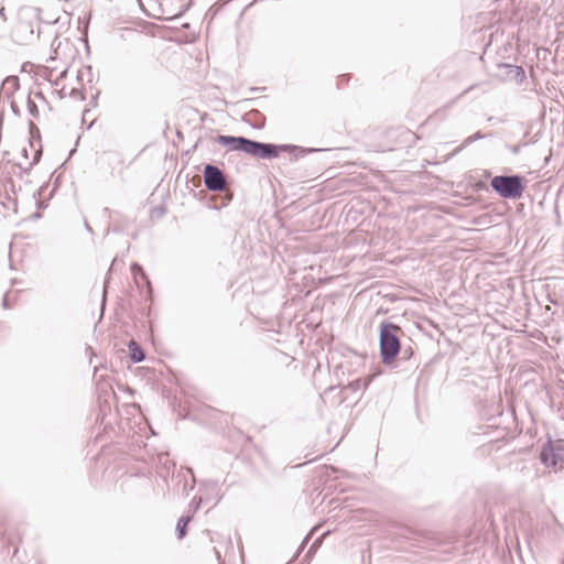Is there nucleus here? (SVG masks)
I'll list each match as a JSON object with an SVG mask.
<instances>
[{"mask_svg":"<svg viewBox=\"0 0 564 564\" xmlns=\"http://www.w3.org/2000/svg\"><path fill=\"white\" fill-rule=\"evenodd\" d=\"M359 384V381H355L354 383H351L350 386H358Z\"/></svg>","mask_w":564,"mask_h":564,"instance_id":"obj_17","label":"nucleus"},{"mask_svg":"<svg viewBox=\"0 0 564 564\" xmlns=\"http://www.w3.org/2000/svg\"><path fill=\"white\" fill-rule=\"evenodd\" d=\"M34 97H35V98H43V97H42V93H36V94H34Z\"/></svg>","mask_w":564,"mask_h":564,"instance_id":"obj_16","label":"nucleus"},{"mask_svg":"<svg viewBox=\"0 0 564 564\" xmlns=\"http://www.w3.org/2000/svg\"><path fill=\"white\" fill-rule=\"evenodd\" d=\"M0 17L2 18L3 21L7 20V17H6V13H4V8H0Z\"/></svg>","mask_w":564,"mask_h":564,"instance_id":"obj_15","label":"nucleus"},{"mask_svg":"<svg viewBox=\"0 0 564 564\" xmlns=\"http://www.w3.org/2000/svg\"><path fill=\"white\" fill-rule=\"evenodd\" d=\"M398 327L391 324H382L380 328V350L383 362H390L400 350L397 336Z\"/></svg>","mask_w":564,"mask_h":564,"instance_id":"obj_3","label":"nucleus"},{"mask_svg":"<svg viewBox=\"0 0 564 564\" xmlns=\"http://www.w3.org/2000/svg\"><path fill=\"white\" fill-rule=\"evenodd\" d=\"M246 154L257 159H271L278 156L279 152L278 148L273 144L249 140Z\"/></svg>","mask_w":564,"mask_h":564,"instance_id":"obj_6","label":"nucleus"},{"mask_svg":"<svg viewBox=\"0 0 564 564\" xmlns=\"http://www.w3.org/2000/svg\"><path fill=\"white\" fill-rule=\"evenodd\" d=\"M75 93H77V90L75 88H72L70 91H66L65 87H63L61 90H58V95L61 98H63L67 95L72 96Z\"/></svg>","mask_w":564,"mask_h":564,"instance_id":"obj_12","label":"nucleus"},{"mask_svg":"<svg viewBox=\"0 0 564 564\" xmlns=\"http://www.w3.org/2000/svg\"><path fill=\"white\" fill-rule=\"evenodd\" d=\"M57 20L58 18L54 15L43 17L40 8L24 7L19 11L18 29L33 36L35 30H39L40 23H55Z\"/></svg>","mask_w":564,"mask_h":564,"instance_id":"obj_1","label":"nucleus"},{"mask_svg":"<svg viewBox=\"0 0 564 564\" xmlns=\"http://www.w3.org/2000/svg\"><path fill=\"white\" fill-rule=\"evenodd\" d=\"M481 138V135L479 133L473 135V137H469L467 140H466V143H470L471 141L476 140V139H479Z\"/></svg>","mask_w":564,"mask_h":564,"instance_id":"obj_14","label":"nucleus"},{"mask_svg":"<svg viewBox=\"0 0 564 564\" xmlns=\"http://www.w3.org/2000/svg\"><path fill=\"white\" fill-rule=\"evenodd\" d=\"M249 139L242 137L218 135L217 143L228 147L231 151L246 153Z\"/></svg>","mask_w":564,"mask_h":564,"instance_id":"obj_7","label":"nucleus"},{"mask_svg":"<svg viewBox=\"0 0 564 564\" xmlns=\"http://www.w3.org/2000/svg\"><path fill=\"white\" fill-rule=\"evenodd\" d=\"M490 185L503 198H518L524 191L522 177L518 175L495 176Z\"/></svg>","mask_w":564,"mask_h":564,"instance_id":"obj_2","label":"nucleus"},{"mask_svg":"<svg viewBox=\"0 0 564 564\" xmlns=\"http://www.w3.org/2000/svg\"><path fill=\"white\" fill-rule=\"evenodd\" d=\"M132 270H133L134 274H137L138 272H140V273L142 274V276L144 275V273H143V271H142V268H141L140 265H138V264H134V265L132 267Z\"/></svg>","mask_w":564,"mask_h":564,"instance_id":"obj_13","label":"nucleus"},{"mask_svg":"<svg viewBox=\"0 0 564 564\" xmlns=\"http://www.w3.org/2000/svg\"><path fill=\"white\" fill-rule=\"evenodd\" d=\"M191 521V516H183L178 519L176 531L178 539H183L186 534V525Z\"/></svg>","mask_w":564,"mask_h":564,"instance_id":"obj_10","label":"nucleus"},{"mask_svg":"<svg viewBox=\"0 0 564 564\" xmlns=\"http://www.w3.org/2000/svg\"><path fill=\"white\" fill-rule=\"evenodd\" d=\"M205 185L209 191H223L226 186L224 173L214 165L207 164L204 169Z\"/></svg>","mask_w":564,"mask_h":564,"instance_id":"obj_4","label":"nucleus"},{"mask_svg":"<svg viewBox=\"0 0 564 564\" xmlns=\"http://www.w3.org/2000/svg\"><path fill=\"white\" fill-rule=\"evenodd\" d=\"M20 87L19 78L17 76H8L1 85V94L4 97H11Z\"/></svg>","mask_w":564,"mask_h":564,"instance_id":"obj_8","label":"nucleus"},{"mask_svg":"<svg viewBox=\"0 0 564 564\" xmlns=\"http://www.w3.org/2000/svg\"><path fill=\"white\" fill-rule=\"evenodd\" d=\"M129 348L131 350V359L135 362H140L144 359V352L142 349L137 345L135 341H130Z\"/></svg>","mask_w":564,"mask_h":564,"instance_id":"obj_9","label":"nucleus"},{"mask_svg":"<svg viewBox=\"0 0 564 564\" xmlns=\"http://www.w3.org/2000/svg\"><path fill=\"white\" fill-rule=\"evenodd\" d=\"M540 458L544 465L555 468L564 462V448L549 443L543 447Z\"/></svg>","mask_w":564,"mask_h":564,"instance_id":"obj_5","label":"nucleus"},{"mask_svg":"<svg viewBox=\"0 0 564 564\" xmlns=\"http://www.w3.org/2000/svg\"><path fill=\"white\" fill-rule=\"evenodd\" d=\"M28 111L33 118H36L39 115L36 104L31 96L28 98Z\"/></svg>","mask_w":564,"mask_h":564,"instance_id":"obj_11","label":"nucleus"}]
</instances>
